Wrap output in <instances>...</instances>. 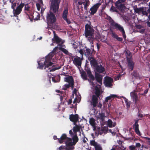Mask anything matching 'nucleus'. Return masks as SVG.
I'll use <instances>...</instances> for the list:
<instances>
[{
  "label": "nucleus",
  "instance_id": "obj_1",
  "mask_svg": "<svg viewBox=\"0 0 150 150\" xmlns=\"http://www.w3.org/2000/svg\"><path fill=\"white\" fill-rule=\"evenodd\" d=\"M53 54L50 53L45 57V60L43 62H41V61L38 62L39 68L40 69H42L43 67H45L44 68L49 67L52 65L53 63L51 62V60L53 55Z\"/></svg>",
  "mask_w": 150,
  "mask_h": 150
},
{
  "label": "nucleus",
  "instance_id": "obj_2",
  "mask_svg": "<svg viewBox=\"0 0 150 150\" xmlns=\"http://www.w3.org/2000/svg\"><path fill=\"white\" fill-rule=\"evenodd\" d=\"M94 30L90 25L86 24L85 25V35L90 42H93Z\"/></svg>",
  "mask_w": 150,
  "mask_h": 150
},
{
  "label": "nucleus",
  "instance_id": "obj_3",
  "mask_svg": "<svg viewBox=\"0 0 150 150\" xmlns=\"http://www.w3.org/2000/svg\"><path fill=\"white\" fill-rule=\"evenodd\" d=\"M110 25L112 26L114 29L119 30L121 32L122 34L123 37L124 39H125L126 36L123 27L120 24L115 22L113 20H112L110 22Z\"/></svg>",
  "mask_w": 150,
  "mask_h": 150
},
{
  "label": "nucleus",
  "instance_id": "obj_4",
  "mask_svg": "<svg viewBox=\"0 0 150 150\" xmlns=\"http://www.w3.org/2000/svg\"><path fill=\"white\" fill-rule=\"evenodd\" d=\"M61 0H52L50 12L55 13L58 12Z\"/></svg>",
  "mask_w": 150,
  "mask_h": 150
},
{
  "label": "nucleus",
  "instance_id": "obj_5",
  "mask_svg": "<svg viewBox=\"0 0 150 150\" xmlns=\"http://www.w3.org/2000/svg\"><path fill=\"white\" fill-rule=\"evenodd\" d=\"M16 3H14L11 6V8L13 9V13L14 16L18 17V15H19L21 12L22 8L25 6V4L22 2L15 8V6H16Z\"/></svg>",
  "mask_w": 150,
  "mask_h": 150
},
{
  "label": "nucleus",
  "instance_id": "obj_6",
  "mask_svg": "<svg viewBox=\"0 0 150 150\" xmlns=\"http://www.w3.org/2000/svg\"><path fill=\"white\" fill-rule=\"evenodd\" d=\"M46 19L48 24H53L56 21L55 14L54 13L50 11L47 13Z\"/></svg>",
  "mask_w": 150,
  "mask_h": 150
},
{
  "label": "nucleus",
  "instance_id": "obj_7",
  "mask_svg": "<svg viewBox=\"0 0 150 150\" xmlns=\"http://www.w3.org/2000/svg\"><path fill=\"white\" fill-rule=\"evenodd\" d=\"M54 33V38L53 39H52L53 42H56L58 46L62 47V45L64 43V41H62V39L56 34L55 32Z\"/></svg>",
  "mask_w": 150,
  "mask_h": 150
},
{
  "label": "nucleus",
  "instance_id": "obj_8",
  "mask_svg": "<svg viewBox=\"0 0 150 150\" xmlns=\"http://www.w3.org/2000/svg\"><path fill=\"white\" fill-rule=\"evenodd\" d=\"M113 79L109 76H106L104 78V83L106 86L111 87L112 86V83L113 82Z\"/></svg>",
  "mask_w": 150,
  "mask_h": 150
},
{
  "label": "nucleus",
  "instance_id": "obj_9",
  "mask_svg": "<svg viewBox=\"0 0 150 150\" xmlns=\"http://www.w3.org/2000/svg\"><path fill=\"white\" fill-rule=\"evenodd\" d=\"M100 5L101 4L99 3H97L93 5L90 9V14L93 15L96 13Z\"/></svg>",
  "mask_w": 150,
  "mask_h": 150
},
{
  "label": "nucleus",
  "instance_id": "obj_10",
  "mask_svg": "<svg viewBox=\"0 0 150 150\" xmlns=\"http://www.w3.org/2000/svg\"><path fill=\"white\" fill-rule=\"evenodd\" d=\"M82 58L76 56L74 59H72L74 64L77 67H78L79 69V67H81L82 64Z\"/></svg>",
  "mask_w": 150,
  "mask_h": 150
},
{
  "label": "nucleus",
  "instance_id": "obj_11",
  "mask_svg": "<svg viewBox=\"0 0 150 150\" xmlns=\"http://www.w3.org/2000/svg\"><path fill=\"white\" fill-rule=\"evenodd\" d=\"M88 59L90 62L91 67L94 69L99 64L98 61L93 57H88Z\"/></svg>",
  "mask_w": 150,
  "mask_h": 150
},
{
  "label": "nucleus",
  "instance_id": "obj_12",
  "mask_svg": "<svg viewBox=\"0 0 150 150\" xmlns=\"http://www.w3.org/2000/svg\"><path fill=\"white\" fill-rule=\"evenodd\" d=\"M68 14V8L67 7L65 8L63 12L62 17L66 21L68 24H70L71 22L69 19L67 18Z\"/></svg>",
  "mask_w": 150,
  "mask_h": 150
},
{
  "label": "nucleus",
  "instance_id": "obj_13",
  "mask_svg": "<svg viewBox=\"0 0 150 150\" xmlns=\"http://www.w3.org/2000/svg\"><path fill=\"white\" fill-rule=\"evenodd\" d=\"M69 119L71 121L73 122L74 125H76L77 122L79 120V118L77 114H71L69 116Z\"/></svg>",
  "mask_w": 150,
  "mask_h": 150
},
{
  "label": "nucleus",
  "instance_id": "obj_14",
  "mask_svg": "<svg viewBox=\"0 0 150 150\" xmlns=\"http://www.w3.org/2000/svg\"><path fill=\"white\" fill-rule=\"evenodd\" d=\"M127 61L128 63V67L129 69L131 71H132L133 69L134 66V63L132 61V57H127Z\"/></svg>",
  "mask_w": 150,
  "mask_h": 150
},
{
  "label": "nucleus",
  "instance_id": "obj_15",
  "mask_svg": "<svg viewBox=\"0 0 150 150\" xmlns=\"http://www.w3.org/2000/svg\"><path fill=\"white\" fill-rule=\"evenodd\" d=\"M98 73H103L105 71V69L104 67L102 66L101 64H98L94 69Z\"/></svg>",
  "mask_w": 150,
  "mask_h": 150
},
{
  "label": "nucleus",
  "instance_id": "obj_16",
  "mask_svg": "<svg viewBox=\"0 0 150 150\" xmlns=\"http://www.w3.org/2000/svg\"><path fill=\"white\" fill-rule=\"evenodd\" d=\"M85 50H84V54L85 56H87L88 58L90 57H92V54L93 51H94L93 48L91 50L88 48L86 47H85Z\"/></svg>",
  "mask_w": 150,
  "mask_h": 150
},
{
  "label": "nucleus",
  "instance_id": "obj_17",
  "mask_svg": "<svg viewBox=\"0 0 150 150\" xmlns=\"http://www.w3.org/2000/svg\"><path fill=\"white\" fill-rule=\"evenodd\" d=\"M98 97H97L96 95H93L92 96V98L91 100V104L94 108L97 106L98 103Z\"/></svg>",
  "mask_w": 150,
  "mask_h": 150
},
{
  "label": "nucleus",
  "instance_id": "obj_18",
  "mask_svg": "<svg viewBox=\"0 0 150 150\" xmlns=\"http://www.w3.org/2000/svg\"><path fill=\"white\" fill-rule=\"evenodd\" d=\"M95 78L96 81L101 85L102 84L103 79V77L102 75L98 73H96Z\"/></svg>",
  "mask_w": 150,
  "mask_h": 150
},
{
  "label": "nucleus",
  "instance_id": "obj_19",
  "mask_svg": "<svg viewBox=\"0 0 150 150\" xmlns=\"http://www.w3.org/2000/svg\"><path fill=\"white\" fill-rule=\"evenodd\" d=\"M139 120H136L135 123L133 125V128L134 129L136 133L139 136L141 135L139 129V124H138Z\"/></svg>",
  "mask_w": 150,
  "mask_h": 150
},
{
  "label": "nucleus",
  "instance_id": "obj_20",
  "mask_svg": "<svg viewBox=\"0 0 150 150\" xmlns=\"http://www.w3.org/2000/svg\"><path fill=\"white\" fill-rule=\"evenodd\" d=\"M130 96L131 98L133 99V101L136 104L139 100L137 94L134 92H131L130 93Z\"/></svg>",
  "mask_w": 150,
  "mask_h": 150
},
{
  "label": "nucleus",
  "instance_id": "obj_21",
  "mask_svg": "<svg viewBox=\"0 0 150 150\" xmlns=\"http://www.w3.org/2000/svg\"><path fill=\"white\" fill-rule=\"evenodd\" d=\"M69 138L67 137V136L65 134H63L62 135L60 138L58 139V142L59 143L62 144L63 142L67 141V138Z\"/></svg>",
  "mask_w": 150,
  "mask_h": 150
},
{
  "label": "nucleus",
  "instance_id": "obj_22",
  "mask_svg": "<svg viewBox=\"0 0 150 150\" xmlns=\"http://www.w3.org/2000/svg\"><path fill=\"white\" fill-rule=\"evenodd\" d=\"M105 117V113L101 112L98 113V115L97 117V118L98 120L99 119L100 121L103 122L104 121Z\"/></svg>",
  "mask_w": 150,
  "mask_h": 150
},
{
  "label": "nucleus",
  "instance_id": "obj_23",
  "mask_svg": "<svg viewBox=\"0 0 150 150\" xmlns=\"http://www.w3.org/2000/svg\"><path fill=\"white\" fill-rule=\"evenodd\" d=\"M64 81L68 82L69 83H72L74 84V81L72 77L71 76H69L64 78Z\"/></svg>",
  "mask_w": 150,
  "mask_h": 150
},
{
  "label": "nucleus",
  "instance_id": "obj_24",
  "mask_svg": "<svg viewBox=\"0 0 150 150\" xmlns=\"http://www.w3.org/2000/svg\"><path fill=\"white\" fill-rule=\"evenodd\" d=\"M112 36L114 38L116 39L118 41L121 42L123 40V39L122 38L119 37L118 35L115 34L114 32L112 31Z\"/></svg>",
  "mask_w": 150,
  "mask_h": 150
},
{
  "label": "nucleus",
  "instance_id": "obj_25",
  "mask_svg": "<svg viewBox=\"0 0 150 150\" xmlns=\"http://www.w3.org/2000/svg\"><path fill=\"white\" fill-rule=\"evenodd\" d=\"M65 144L67 147L74 145H73V143L72 142L71 139L70 138H67V140L65 142Z\"/></svg>",
  "mask_w": 150,
  "mask_h": 150
},
{
  "label": "nucleus",
  "instance_id": "obj_26",
  "mask_svg": "<svg viewBox=\"0 0 150 150\" xmlns=\"http://www.w3.org/2000/svg\"><path fill=\"white\" fill-rule=\"evenodd\" d=\"M95 95L97 97H99L101 95L100 90V89L97 86H96L95 88Z\"/></svg>",
  "mask_w": 150,
  "mask_h": 150
},
{
  "label": "nucleus",
  "instance_id": "obj_27",
  "mask_svg": "<svg viewBox=\"0 0 150 150\" xmlns=\"http://www.w3.org/2000/svg\"><path fill=\"white\" fill-rule=\"evenodd\" d=\"M90 124L93 127L94 130L96 129V122L95 119L93 118H90L89 119Z\"/></svg>",
  "mask_w": 150,
  "mask_h": 150
},
{
  "label": "nucleus",
  "instance_id": "obj_28",
  "mask_svg": "<svg viewBox=\"0 0 150 150\" xmlns=\"http://www.w3.org/2000/svg\"><path fill=\"white\" fill-rule=\"evenodd\" d=\"M75 126L73 127V130L74 133H76L77 132H79L80 128H81V126L80 125H74Z\"/></svg>",
  "mask_w": 150,
  "mask_h": 150
},
{
  "label": "nucleus",
  "instance_id": "obj_29",
  "mask_svg": "<svg viewBox=\"0 0 150 150\" xmlns=\"http://www.w3.org/2000/svg\"><path fill=\"white\" fill-rule=\"evenodd\" d=\"M117 7L120 10H122L124 8L125 6L123 4L120 3H118L116 4Z\"/></svg>",
  "mask_w": 150,
  "mask_h": 150
},
{
  "label": "nucleus",
  "instance_id": "obj_30",
  "mask_svg": "<svg viewBox=\"0 0 150 150\" xmlns=\"http://www.w3.org/2000/svg\"><path fill=\"white\" fill-rule=\"evenodd\" d=\"M81 77L84 80H87V76L85 71L83 70L81 72Z\"/></svg>",
  "mask_w": 150,
  "mask_h": 150
},
{
  "label": "nucleus",
  "instance_id": "obj_31",
  "mask_svg": "<svg viewBox=\"0 0 150 150\" xmlns=\"http://www.w3.org/2000/svg\"><path fill=\"white\" fill-rule=\"evenodd\" d=\"M72 140L73 141V145H75L79 140V139L76 134L74 135L73 137Z\"/></svg>",
  "mask_w": 150,
  "mask_h": 150
},
{
  "label": "nucleus",
  "instance_id": "obj_32",
  "mask_svg": "<svg viewBox=\"0 0 150 150\" xmlns=\"http://www.w3.org/2000/svg\"><path fill=\"white\" fill-rule=\"evenodd\" d=\"M74 84H73L72 83H69L68 84H65L64 85V86L66 88H68L69 87H70L71 88V89H73L74 88Z\"/></svg>",
  "mask_w": 150,
  "mask_h": 150
},
{
  "label": "nucleus",
  "instance_id": "obj_33",
  "mask_svg": "<svg viewBox=\"0 0 150 150\" xmlns=\"http://www.w3.org/2000/svg\"><path fill=\"white\" fill-rule=\"evenodd\" d=\"M117 97V96L115 95H112L106 97L105 98V101L106 102H107L108 101L111 99L112 98H114Z\"/></svg>",
  "mask_w": 150,
  "mask_h": 150
},
{
  "label": "nucleus",
  "instance_id": "obj_34",
  "mask_svg": "<svg viewBox=\"0 0 150 150\" xmlns=\"http://www.w3.org/2000/svg\"><path fill=\"white\" fill-rule=\"evenodd\" d=\"M59 50L62 51L65 54L67 55L69 54V52H68V51L66 49H64V48H63L62 47H59Z\"/></svg>",
  "mask_w": 150,
  "mask_h": 150
},
{
  "label": "nucleus",
  "instance_id": "obj_35",
  "mask_svg": "<svg viewBox=\"0 0 150 150\" xmlns=\"http://www.w3.org/2000/svg\"><path fill=\"white\" fill-rule=\"evenodd\" d=\"M123 98L124 99L127 107V108H129L130 105V102L128 101V99L125 97H123Z\"/></svg>",
  "mask_w": 150,
  "mask_h": 150
},
{
  "label": "nucleus",
  "instance_id": "obj_36",
  "mask_svg": "<svg viewBox=\"0 0 150 150\" xmlns=\"http://www.w3.org/2000/svg\"><path fill=\"white\" fill-rule=\"evenodd\" d=\"M86 0V2L84 4V9L86 11H87V6L89 5V1L88 0Z\"/></svg>",
  "mask_w": 150,
  "mask_h": 150
},
{
  "label": "nucleus",
  "instance_id": "obj_37",
  "mask_svg": "<svg viewBox=\"0 0 150 150\" xmlns=\"http://www.w3.org/2000/svg\"><path fill=\"white\" fill-rule=\"evenodd\" d=\"M88 77H89V79L88 80V81L90 82H91L92 81H94L95 80V77H94V76L92 74V73L88 75Z\"/></svg>",
  "mask_w": 150,
  "mask_h": 150
},
{
  "label": "nucleus",
  "instance_id": "obj_38",
  "mask_svg": "<svg viewBox=\"0 0 150 150\" xmlns=\"http://www.w3.org/2000/svg\"><path fill=\"white\" fill-rule=\"evenodd\" d=\"M143 8H137L134 9L135 12L137 13H139L140 12L142 11Z\"/></svg>",
  "mask_w": 150,
  "mask_h": 150
},
{
  "label": "nucleus",
  "instance_id": "obj_39",
  "mask_svg": "<svg viewBox=\"0 0 150 150\" xmlns=\"http://www.w3.org/2000/svg\"><path fill=\"white\" fill-rule=\"evenodd\" d=\"M90 143V144L92 146H94L95 147L96 146L98 145L97 144V143L95 142L94 140L91 141Z\"/></svg>",
  "mask_w": 150,
  "mask_h": 150
},
{
  "label": "nucleus",
  "instance_id": "obj_40",
  "mask_svg": "<svg viewBox=\"0 0 150 150\" xmlns=\"http://www.w3.org/2000/svg\"><path fill=\"white\" fill-rule=\"evenodd\" d=\"M112 122L111 120L109 119L108 121V125L109 127H112Z\"/></svg>",
  "mask_w": 150,
  "mask_h": 150
},
{
  "label": "nucleus",
  "instance_id": "obj_41",
  "mask_svg": "<svg viewBox=\"0 0 150 150\" xmlns=\"http://www.w3.org/2000/svg\"><path fill=\"white\" fill-rule=\"evenodd\" d=\"M126 53L127 54L126 57H132L131 52L129 51L128 50H127Z\"/></svg>",
  "mask_w": 150,
  "mask_h": 150
},
{
  "label": "nucleus",
  "instance_id": "obj_42",
  "mask_svg": "<svg viewBox=\"0 0 150 150\" xmlns=\"http://www.w3.org/2000/svg\"><path fill=\"white\" fill-rule=\"evenodd\" d=\"M74 149V146H70L65 147V150H73Z\"/></svg>",
  "mask_w": 150,
  "mask_h": 150
},
{
  "label": "nucleus",
  "instance_id": "obj_43",
  "mask_svg": "<svg viewBox=\"0 0 150 150\" xmlns=\"http://www.w3.org/2000/svg\"><path fill=\"white\" fill-rule=\"evenodd\" d=\"M25 7H24V10L25 11H29V9H30V7L28 5L26 4H25Z\"/></svg>",
  "mask_w": 150,
  "mask_h": 150
},
{
  "label": "nucleus",
  "instance_id": "obj_44",
  "mask_svg": "<svg viewBox=\"0 0 150 150\" xmlns=\"http://www.w3.org/2000/svg\"><path fill=\"white\" fill-rule=\"evenodd\" d=\"M85 69L88 75L92 73L90 69L89 68H86Z\"/></svg>",
  "mask_w": 150,
  "mask_h": 150
},
{
  "label": "nucleus",
  "instance_id": "obj_45",
  "mask_svg": "<svg viewBox=\"0 0 150 150\" xmlns=\"http://www.w3.org/2000/svg\"><path fill=\"white\" fill-rule=\"evenodd\" d=\"M55 79L56 80V82H59L60 81V76L59 75L55 76Z\"/></svg>",
  "mask_w": 150,
  "mask_h": 150
},
{
  "label": "nucleus",
  "instance_id": "obj_46",
  "mask_svg": "<svg viewBox=\"0 0 150 150\" xmlns=\"http://www.w3.org/2000/svg\"><path fill=\"white\" fill-rule=\"evenodd\" d=\"M95 149L96 150H102V147L99 145L96 146Z\"/></svg>",
  "mask_w": 150,
  "mask_h": 150
},
{
  "label": "nucleus",
  "instance_id": "obj_47",
  "mask_svg": "<svg viewBox=\"0 0 150 150\" xmlns=\"http://www.w3.org/2000/svg\"><path fill=\"white\" fill-rule=\"evenodd\" d=\"M78 44L76 42H74L73 44V47L74 49H76L78 47Z\"/></svg>",
  "mask_w": 150,
  "mask_h": 150
},
{
  "label": "nucleus",
  "instance_id": "obj_48",
  "mask_svg": "<svg viewBox=\"0 0 150 150\" xmlns=\"http://www.w3.org/2000/svg\"><path fill=\"white\" fill-rule=\"evenodd\" d=\"M129 148L130 150H135V146H129Z\"/></svg>",
  "mask_w": 150,
  "mask_h": 150
},
{
  "label": "nucleus",
  "instance_id": "obj_49",
  "mask_svg": "<svg viewBox=\"0 0 150 150\" xmlns=\"http://www.w3.org/2000/svg\"><path fill=\"white\" fill-rule=\"evenodd\" d=\"M79 52L80 53V54H81V55H82V58L83 57V54H84V51H83V50L82 49H80L79 51Z\"/></svg>",
  "mask_w": 150,
  "mask_h": 150
},
{
  "label": "nucleus",
  "instance_id": "obj_50",
  "mask_svg": "<svg viewBox=\"0 0 150 150\" xmlns=\"http://www.w3.org/2000/svg\"><path fill=\"white\" fill-rule=\"evenodd\" d=\"M66 146H61L59 148V150H65Z\"/></svg>",
  "mask_w": 150,
  "mask_h": 150
},
{
  "label": "nucleus",
  "instance_id": "obj_51",
  "mask_svg": "<svg viewBox=\"0 0 150 150\" xmlns=\"http://www.w3.org/2000/svg\"><path fill=\"white\" fill-rule=\"evenodd\" d=\"M61 67H60L59 68L56 67L55 68H52V69H51V70H50V72L54 71L57 69H60L61 68Z\"/></svg>",
  "mask_w": 150,
  "mask_h": 150
},
{
  "label": "nucleus",
  "instance_id": "obj_52",
  "mask_svg": "<svg viewBox=\"0 0 150 150\" xmlns=\"http://www.w3.org/2000/svg\"><path fill=\"white\" fill-rule=\"evenodd\" d=\"M142 13L143 14V15H145L146 16H148V13L146 11H143H143H142Z\"/></svg>",
  "mask_w": 150,
  "mask_h": 150
},
{
  "label": "nucleus",
  "instance_id": "obj_53",
  "mask_svg": "<svg viewBox=\"0 0 150 150\" xmlns=\"http://www.w3.org/2000/svg\"><path fill=\"white\" fill-rule=\"evenodd\" d=\"M144 138L145 139L148 140V142L149 144L150 145V138L147 137H144Z\"/></svg>",
  "mask_w": 150,
  "mask_h": 150
},
{
  "label": "nucleus",
  "instance_id": "obj_54",
  "mask_svg": "<svg viewBox=\"0 0 150 150\" xmlns=\"http://www.w3.org/2000/svg\"><path fill=\"white\" fill-rule=\"evenodd\" d=\"M111 9L113 11L117 12V10L113 6H112L111 8Z\"/></svg>",
  "mask_w": 150,
  "mask_h": 150
},
{
  "label": "nucleus",
  "instance_id": "obj_55",
  "mask_svg": "<svg viewBox=\"0 0 150 150\" xmlns=\"http://www.w3.org/2000/svg\"><path fill=\"white\" fill-rule=\"evenodd\" d=\"M142 27V26L141 25H136V28L138 29H141Z\"/></svg>",
  "mask_w": 150,
  "mask_h": 150
},
{
  "label": "nucleus",
  "instance_id": "obj_56",
  "mask_svg": "<svg viewBox=\"0 0 150 150\" xmlns=\"http://www.w3.org/2000/svg\"><path fill=\"white\" fill-rule=\"evenodd\" d=\"M36 6L38 9V11H40V4H36Z\"/></svg>",
  "mask_w": 150,
  "mask_h": 150
},
{
  "label": "nucleus",
  "instance_id": "obj_57",
  "mask_svg": "<svg viewBox=\"0 0 150 150\" xmlns=\"http://www.w3.org/2000/svg\"><path fill=\"white\" fill-rule=\"evenodd\" d=\"M141 146V144L139 143H136L135 146L137 147H139Z\"/></svg>",
  "mask_w": 150,
  "mask_h": 150
},
{
  "label": "nucleus",
  "instance_id": "obj_58",
  "mask_svg": "<svg viewBox=\"0 0 150 150\" xmlns=\"http://www.w3.org/2000/svg\"><path fill=\"white\" fill-rule=\"evenodd\" d=\"M69 54L68 55H69V56H70L71 57L72 60L74 58V56H73V54H72L70 53L69 52Z\"/></svg>",
  "mask_w": 150,
  "mask_h": 150
},
{
  "label": "nucleus",
  "instance_id": "obj_59",
  "mask_svg": "<svg viewBox=\"0 0 150 150\" xmlns=\"http://www.w3.org/2000/svg\"><path fill=\"white\" fill-rule=\"evenodd\" d=\"M93 81H91V82H90L91 83L93 86V87H94L95 86V85H96V83H94L93 82Z\"/></svg>",
  "mask_w": 150,
  "mask_h": 150
},
{
  "label": "nucleus",
  "instance_id": "obj_60",
  "mask_svg": "<svg viewBox=\"0 0 150 150\" xmlns=\"http://www.w3.org/2000/svg\"><path fill=\"white\" fill-rule=\"evenodd\" d=\"M102 105L101 103H99L98 105L97 106L98 107L100 108H101L102 107Z\"/></svg>",
  "mask_w": 150,
  "mask_h": 150
},
{
  "label": "nucleus",
  "instance_id": "obj_61",
  "mask_svg": "<svg viewBox=\"0 0 150 150\" xmlns=\"http://www.w3.org/2000/svg\"><path fill=\"white\" fill-rule=\"evenodd\" d=\"M52 81H54V82H56V80L55 79V77H52Z\"/></svg>",
  "mask_w": 150,
  "mask_h": 150
},
{
  "label": "nucleus",
  "instance_id": "obj_62",
  "mask_svg": "<svg viewBox=\"0 0 150 150\" xmlns=\"http://www.w3.org/2000/svg\"><path fill=\"white\" fill-rule=\"evenodd\" d=\"M72 102V99H69V100L68 102V105H69V104H70Z\"/></svg>",
  "mask_w": 150,
  "mask_h": 150
},
{
  "label": "nucleus",
  "instance_id": "obj_63",
  "mask_svg": "<svg viewBox=\"0 0 150 150\" xmlns=\"http://www.w3.org/2000/svg\"><path fill=\"white\" fill-rule=\"evenodd\" d=\"M145 30L144 29H141V30H140L139 32L140 33H142L144 32Z\"/></svg>",
  "mask_w": 150,
  "mask_h": 150
},
{
  "label": "nucleus",
  "instance_id": "obj_64",
  "mask_svg": "<svg viewBox=\"0 0 150 150\" xmlns=\"http://www.w3.org/2000/svg\"><path fill=\"white\" fill-rule=\"evenodd\" d=\"M84 3H85L84 2H82V1H79L78 2V4L79 5H82L83 4H84Z\"/></svg>",
  "mask_w": 150,
  "mask_h": 150
}]
</instances>
